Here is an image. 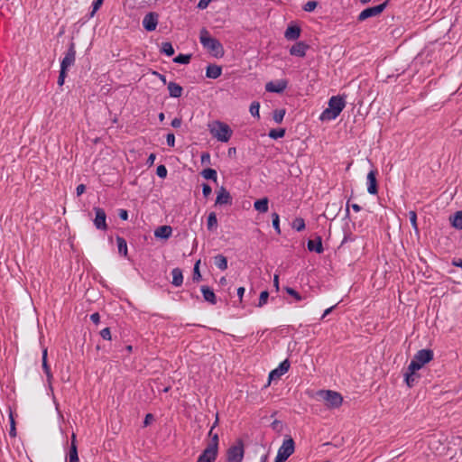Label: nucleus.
Instances as JSON below:
<instances>
[{"label": "nucleus", "mask_w": 462, "mask_h": 462, "mask_svg": "<svg viewBox=\"0 0 462 462\" xmlns=\"http://www.w3.org/2000/svg\"><path fill=\"white\" fill-rule=\"evenodd\" d=\"M199 42L204 49H206L213 57L221 58L224 55V48L221 42L211 37L209 32L203 28L199 32Z\"/></svg>", "instance_id": "nucleus-1"}, {"label": "nucleus", "mask_w": 462, "mask_h": 462, "mask_svg": "<svg viewBox=\"0 0 462 462\" xmlns=\"http://www.w3.org/2000/svg\"><path fill=\"white\" fill-rule=\"evenodd\" d=\"M346 106V100L343 97L333 96L328 100V106L321 113V120L336 119Z\"/></svg>", "instance_id": "nucleus-2"}, {"label": "nucleus", "mask_w": 462, "mask_h": 462, "mask_svg": "<svg viewBox=\"0 0 462 462\" xmlns=\"http://www.w3.org/2000/svg\"><path fill=\"white\" fill-rule=\"evenodd\" d=\"M208 130L217 141L222 143H227L233 134L229 125L221 121H214L209 124Z\"/></svg>", "instance_id": "nucleus-3"}, {"label": "nucleus", "mask_w": 462, "mask_h": 462, "mask_svg": "<svg viewBox=\"0 0 462 462\" xmlns=\"http://www.w3.org/2000/svg\"><path fill=\"white\" fill-rule=\"evenodd\" d=\"M434 357L433 350L431 349H420L412 357L410 365L409 370L418 371L420 370L425 364L430 362Z\"/></svg>", "instance_id": "nucleus-4"}, {"label": "nucleus", "mask_w": 462, "mask_h": 462, "mask_svg": "<svg viewBox=\"0 0 462 462\" xmlns=\"http://www.w3.org/2000/svg\"><path fill=\"white\" fill-rule=\"evenodd\" d=\"M245 446L241 439L230 446L226 450V462H243Z\"/></svg>", "instance_id": "nucleus-5"}, {"label": "nucleus", "mask_w": 462, "mask_h": 462, "mask_svg": "<svg viewBox=\"0 0 462 462\" xmlns=\"http://www.w3.org/2000/svg\"><path fill=\"white\" fill-rule=\"evenodd\" d=\"M319 396L326 402L329 408H338L343 402V397L340 393L331 390H322Z\"/></svg>", "instance_id": "nucleus-6"}, {"label": "nucleus", "mask_w": 462, "mask_h": 462, "mask_svg": "<svg viewBox=\"0 0 462 462\" xmlns=\"http://www.w3.org/2000/svg\"><path fill=\"white\" fill-rule=\"evenodd\" d=\"M386 6H387V2H384L378 5L365 8L359 14V15L357 16V20L359 22H364L370 17L377 16L383 12V10L386 8Z\"/></svg>", "instance_id": "nucleus-7"}, {"label": "nucleus", "mask_w": 462, "mask_h": 462, "mask_svg": "<svg viewBox=\"0 0 462 462\" xmlns=\"http://www.w3.org/2000/svg\"><path fill=\"white\" fill-rule=\"evenodd\" d=\"M75 60H76L75 44L73 42H71L69 46L68 51L65 53L64 58L61 60L60 69L63 70H68V69L75 63Z\"/></svg>", "instance_id": "nucleus-8"}, {"label": "nucleus", "mask_w": 462, "mask_h": 462, "mask_svg": "<svg viewBox=\"0 0 462 462\" xmlns=\"http://www.w3.org/2000/svg\"><path fill=\"white\" fill-rule=\"evenodd\" d=\"M291 367L289 359L283 360L275 369L272 370L269 374V383L273 380L280 379L286 374Z\"/></svg>", "instance_id": "nucleus-9"}, {"label": "nucleus", "mask_w": 462, "mask_h": 462, "mask_svg": "<svg viewBox=\"0 0 462 462\" xmlns=\"http://www.w3.org/2000/svg\"><path fill=\"white\" fill-rule=\"evenodd\" d=\"M96 217L94 218V226L97 229L106 231L107 229L106 225V214L101 208H94Z\"/></svg>", "instance_id": "nucleus-10"}, {"label": "nucleus", "mask_w": 462, "mask_h": 462, "mask_svg": "<svg viewBox=\"0 0 462 462\" xmlns=\"http://www.w3.org/2000/svg\"><path fill=\"white\" fill-rule=\"evenodd\" d=\"M158 20L159 15L156 13H148L143 19V26L147 32H152L157 27Z\"/></svg>", "instance_id": "nucleus-11"}, {"label": "nucleus", "mask_w": 462, "mask_h": 462, "mask_svg": "<svg viewBox=\"0 0 462 462\" xmlns=\"http://www.w3.org/2000/svg\"><path fill=\"white\" fill-rule=\"evenodd\" d=\"M295 444L292 438L289 437L282 441V446L278 449V453L288 459L294 452Z\"/></svg>", "instance_id": "nucleus-12"}, {"label": "nucleus", "mask_w": 462, "mask_h": 462, "mask_svg": "<svg viewBox=\"0 0 462 462\" xmlns=\"http://www.w3.org/2000/svg\"><path fill=\"white\" fill-rule=\"evenodd\" d=\"M288 86V82L285 79H280L276 81H270L265 85V90L271 93H282Z\"/></svg>", "instance_id": "nucleus-13"}, {"label": "nucleus", "mask_w": 462, "mask_h": 462, "mask_svg": "<svg viewBox=\"0 0 462 462\" xmlns=\"http://www.w3.org/2000/svg\"><path fill=\"white\" fill-rule=\"evenodd\" d=\"M367 192L371 195H375L378 192L376 172L370 171L366 177Z\"/></svg>", "instance_id": "nucleus-14"}, {"label": "nucleus", "mask_w": 462, "mask_h": 462, "mask_svg": "<svg viewBox=\"0 0 462 462\" xmlns=\"http://www.w3.org/2000/svg\"><path fill=\"white\" fill-rule=\"evenodd\" d=\"M217 421H218V418L217 417L214 424L212 425V427L208 432V435L211 437V439L206 447L207 448H208L214 452H217V453H218V434L213 433V430L217 426Z\"/></svg>", "instance_id": "nucleus-15"}, {"label": "nucleus", "mask_w": 462, "mask_h": 462, "mask_svg": "<svg viewBox=\"0 0 462 462\" xmlns=\"http://www.w3.org/2000/svg\"><path fill=\"white\" fill-rule=\"evenodd\" d=\"M309 46L303 42H297L290 49V54L292 56L302 58L306 55Z\"/></svg>", "instance_id": "nucleus-16"}, {"label": "nucleus", "mask_w": 462, "mask_h": 462, "mask_svg": "<svg viewBox=\"0 0 462 462\" xmlns=\"http://www.w3.org/2000/svg\"><path fill=\"white\" fill-rule=\"evenodd\" d=\"M67 462H79L78 448H77V440L76 435L73 433L71 436V444L69 447V450L67 456Z\"/></svg>", "instance_id": "nucleus-17"}, {"label": "nucleus", "mask_w": 462, "mask_h": 462, "mask_svg": "<svg viewBox=\"0 0 462 462\" xmlns=\"http://www.w3.org/2000/svg\"><path fill=\"white\" fill-rule=\"evenodd\" d=\"M217 452L205 448L199 456L197 462H215L217 457Z\"/></svg>", "instance_id": "nucleus-18"}, {"label": "nucleus", "mask_w": 462, "mask_h": 462, "mask_svg": "<svg viewBox=\"0 0 462 462\" xmlns=\"http://www.w3.org/2000/svg\"><path fill=\"white\" fill-rule=\"evenodd\" d=\"M229 203H231L230 194L224 187H221L217 192V196L216 199V204L226 205Z\"/></svg>", "instance_id": "nucleus-19"}, {"label": "nucleus", "mask_w": 462, "mask_h": 462, "mask_svg": "<svg viewBox=\"0 0 462 462\" xmlns=\"http://www.w3.org/2000/svg\"><path fill=\"white\" fill-rule=\"evenodd\" d=\"M47 357H48V350L45 347L42 349V369H43L44 374H46L48 383L51 384V380H52V374L51 371V367L48 365Z\"/></svg>", "instance_id": "nucleus-20"}, {"label": "nucleus", "mask_w": 462, "mask_h": 462, "mask_svg": "<svg viewBox=\"0 0 462 462\" xmlns=\"http://www.w3.org/2000/svg\"><path fill=\"white\" fill-rule=\"evenodd\" d=\"M222 68L216 64H209L206 69V77L216 79L221 76Z\"/></svg>", "instance_id": "nucleus-21"}, {"label": "nucleus", "mask_w": 462, "mask_h": 462, "mask_svg": "<svg viewBox=\"0 0 462 462\" xmlns=\"http://www.w3.org/2000/svg\"><path fill=\"white\" fill-rule=\"evenodd\" d=\"M307 246L310 252H316L317 254H321L324 250L320 236H317L315 240H309Z\"/></svg>", "instance_id": "nucleus-22"}, {"label": "nucleus", "mask_w": 462, "mask_h": 462, "mask_svg": "<svg viewBox=\"0 0 462 462\" xmlns=\"http://www.w3.org/2000/svg\"><path fill=\"white\" fill-rule=\"evenodd\" d=\"M300 28L297 25L289 26L284 32V37L289 41H295L300 37Z\"/></svg>", "instance_id": "nucleus-23"}, {"label": "nucleus", "mask_w": 462, "mask_h": 462, "mask_svg": "<svg viewBox=\"0 0 462 462\" xmlns=\"http://www.w3.org/2000/svg\"><path fill=\"white\" fill-rule=\"evenodd\" d=\"M172 234V228L170 226H161L154 231V236L158 238L167 239Z\"/></svg>", "instance_id": "nucleus-24"}, {"label": "nucleus", "mask_w": 462, "mask_h": 462, "mask_svg": "<svg viewBox=\"0 0 462 462\" xmlns=\"http://www.w3.org/2000/svg\"><path fill=\"white\" fill-rule=\"evenodd\" d=\"M170 97H180L182 94V87L175 82H169L167 84Z\"/></svg>", "instance_id": "nucleus-25"}, {"label": "nucleus", "mask_w": 462, "mask_h": 462, "mask_svg": "<svg viewBox=\"0 0 462 462\" xmlns=\"http://www.w3.org/2000/svg\"><path fill=\"white\" fill-rule=\"evenodd\" d=\"M268 199L263 198L254 201V208L260 213H265L268 211Z\"/></svg>", "instance_id": "nucleus-26"}, {"label": "nucleus", "mask_w": 462, "mask_h": 462, "mask_svg": "<svg viewBox=\"0 0 462 462\" xmlns=\"http://www.w3.org/2000/svg\"><path fill=\"white\" fill-rule=\"evenodd\" d=\"M449 219L453 227L462 230V210L457 211Z\"/></svg>", "instance_id": "nucleus-27"}, {"label": "nucleus", "mask_w": 462, "mask_h": 462, "mask_svg": "<svg viewBox=\"0 0 462 462\" xmlns=\"http://www.w3.org/2000/svg\"><path fill=\"white\" fill-rule=\"evenodd\" d=\"M214 264L221 271L227 269V259L223 254H217L214 257Z\"/></svg>", "instance_id": "nucleus-28"}, {"label": "nucleus", "mask_w": 462, "mask_h": 462, "mask_svg": "<svg viewBox=\"0 0 462 462\" xmlns=\"http://www.w3.org/2000/svg\"><path fill=\"white\" fill-rule=\"evenodd\" d=\"M171 274H172V284L176 287L180 286L183 282V275H182L180 269L174 268L171 271Z\"/></svg>", "instance_id": "nucleus-29"}, {"label": "nucleus", "mask_w": 462, "mask_h": 462, "mask_svg": "<svg viewBox=\"0 0 462 462\" xmlns=\"http://www.w3.org/2000/svg\"><path fill=\"white\" fill-rule=\"evenodd\" d=\"M200 174L206 180H211L215 182L217 180V171L214 169H211V168L204 169Z\"/></svg>", "instance_id": "nucleus-30"}, {"label": "nucleus", "mask_w": 462, "mask_h": 462, "mask_svg": "<svg viewBox=\"0 0 462 462\" xmlns=\"http://www.w3.org/2000/svg\"><path fill=\"white\" fill-rule=\"evenodd\" d=\"M415 372L416 371H413V370L411 371V370H409V368H408L407 372L404 374V381L408 387H412L416 382Z\"/></svg>", "instance_id": "nucleus-31"}, {"label": "nucleus", "mask_w": 462, "mask_h": 462, "mask_svg": "<svg viewBox=\"0 0 462 462\" xmlns=\"http://www.w3.org/2000/svg\"><path fill=\"white\" fill-rule=\"evenodd\" d=\"M207 226L208 230H214L217 226V218L215 212H211L208 216Z\"/></svg>", "instance_id": "nucleus-32"}, {"label": "nucleus", "mask_w": 462, "mask_h": 462, "mask_svg": "<svg viewBox=\"0 0 462 462\" xmlns=\"http://www.w3.org/2000/svg\"><path fill=\"white\" fill-rule=\"evenodd\" d=\"M205 301L209 302L210 304H215L217 302V297L214 293V291H200Z\"/></svg>", "instance_id": "nucleus-33"}, {"label": "nucleus", "mask_w": 462, "mask_h": 462, "mask_svg": "<svg viewBox=\"0 0 462 462\" xmlns=\"http://www.w3.org/2000/svg\"><path fill=\"white\" fill-rule=\"evenodd\" d=\"M269 137L277 140L279 138H282L285 135V129L284 128H277V129H271L268 134Z\"/></svg>", "instance_id": "nucleus-34"}, {"label": "nucleus", "mask_w": 462, "mask_h": 462, "mask_svg": "<svg viewBox=\"0 0 462 462\" xmlns=\"http://www.w3.org/2000/svg\"><path fill=\"white\" fill-rule=\"evenodd\" d=\"M291 227L298 232L304 230L306 227L304 219L302 217H296L291 223Z\"/></svg>", "instance_id": "nucleus-35"}, {"label": "nucleus", "mask_w": 462, "mask_h": 462, "mask_svg": "<svg viewBox=\"0 0 462 462\" xmlns=\"http://www.w3.org/2000/svg\"><path fill=\"white\" fill-rule=\"evenodd\" d=\"M161 51L168 57H171L174 54L173 46L169 42H165L162 43Z\"/></svg>", "instance_id": "nucleus-36"}, {"label": "nucleus", "mask_w": 462, "mask_h": 462, "mask_svg": "<svg viewBox=\"0 0 462 462\" xmlns=\"http://www.w3.org/2000/svg\"><path fill=\"white\" fill-rule=\"evenodd\" d=\"M116 243H117L118 252L120 254H122L123 255H126L127 254V244H126V241L123 237L117 236L116 237Z\"/></svg>", "instance_id": "nucleus-37"}, {"label": "nucleus", "mask_w": 462, "mask_h": 462, "mask_svg": "<svg viewBox=\"0 0 462 462\" xmlns=\"http://www.w3.org/2000/svg\"><path fill=\"white\" fill-rule=\"evenodd\" d=\"M191 55L190 54H179L173 59L175 63L179 64H188L190 61Z\"/></svg>", "instance_id": "nucleus-38"}, {"label": "nucleus", "mask_w": 462, "mask_h": 462, "mask_svg": "<svg viewBox=\"0 0 462 462\" xmlns=\"http://www.w3.org/2000/svg\"><path fill=\"white\" fill-rule=\"evenodd\" d=\"M259 110H260V104H259V102H257V101L252 102L251 105H250V107H249L250 114L254 117H256V118L259 119L260 118Z\"/></svg>", "instance_id": "nucleus-39"}, {"label": "nucleus", "mask_w": 462, "mask_h": 462, "mask_svg": "<svg viewBox=\"0 0 462 462\" xmlns=\"http://www.w3.org/2000/svg\"><path fill=\"white\" fill-rule=\"evenodd\" d=\"M408 215H409V219H410V222L411 224L412 228L414 229V231L416 233H418L419 232V228H418V224H417V214H416V212L413 211V210H411V211H409Z\"/></svg>", "instance_id": "nucleus-40"}, {"label": "nucleus", "mask_w": 462, "mask_h": 462, "mask_svg": "<svg viewBox=\"0 0 462 462\" xmlns=\"http://www.w3.org/2000/svg\"><path fill=\"white\" fill-rule=\"evenodd\" d=\"M272 220H273V226L275 229L276 233L278 235L281 234V228H280V217L277 213L272 214Z\"/></svg>", "instance_id": "nucleus-41"}, {"label": "nucleus", "mask_w": 462, "mask_h": 462, "mask_svg": "<svg viewBox=\"0 0 462 462\" xmlns=\"http://www.w3.org/2000/svg\"><path fill=\"white\" fill-rule=\"evenodd\" d=\"M285 116V109H277L273 112V120L280 124L282 122Z\"/></svg>", "instance_id": "nucleus-42"}, {"label": "nucleus", "mask_w": 462, "mask_h": 462, "mask_svg": "<svg viewBox=\"0 0 462 462\" xmlns=\"http://www.w3.org/2000/svg\"><path fill=\"white\" fill-rule=\"evenodd\" d=\"M318 6V2L317 1H308L304 5H303V10L305 12H312L316 9V7Z\"/></svg>", "instance_id": "nucleus-43"}, {"label": "nucleus", "mask_w": 462, "mask_h": 462, "mask_svg": "<svg viewBox=\"0 0 462 462\" xmlns=\"http://www.w3.org/2000/svg\"><path fill=\"white\" fill-rule=\"evenodd\" d=\"M269 297L268 291H262L259 296L258 307L263 306L267 302V299Z\"/></svg>", "instance_id": "nucleus-44"}, {"label": "nucleus", "mask_w": 462, "mask_h": 462, "mask_svg": "<svg viewBox=\"0 0 462 462\" xmlns=\"http://www.w3.org/2000/svg\"><path fill=\"white\" fill-rule=\"evenodd\" d=\"M167 169L164 165L161 164L156 169V174L158 177L164 179L167 176Z\"/></svg>", "instance_id": "nucleus-45"}, {"label": "nucleus", "mask_w": 462, "mask_h": 462, "mask_svg": "<svg viewBox=\"0 0 462 462\" xmlns=\"http://www.w3.org/2000/svg\"><path fill=\"white\" fill-rule=\"evenodd\" d=\"M100 336L105 340H111V331L109 328H105L100 331Z\"/></svg>", "instance_id": "nucleus-46"}, {"label": "nucleus", "mask_w": 462, "mask_h": 462, "mask_svg": "<svg viewBox=\"0 0 462 462\" xmlns=\"http://www.w3.org/2000/svg\"><path fill=\"white\" fill-rule=\"evenodd\" d=\"M9 434L12 437H15L16 436L15 423H14V420L13 418L12 413H10V431H9Z\"/></svg>", "instance_id": "nucleus-47"}, {"label": "nucleus", "mask_w": 462, "mask_h": 462, "mask_svg": "<svg viewBox=\"0 0 462 462\" xmlns=\"http://www.w3.org/2000/svg\"><path fill=\"white\" fill-rule=\"evenodd\" d=\"M199 264H200V260L197 261L195 265H194V269H193V279L194 280H199L200 278V273H199Z\"/></svg>", "instance_id": "nucleus-48"}, {"label": "nucleus", "mask_w": 462, "mask_h": 462, "mask_svg": "<svg viewBox=\"0 0 462 462\" xmlns=\"http://www.w3.org/2000/svg\"><path fill=\"white\" fill-rule=\"evenodd\" d=\"M271 428L275 430V431H281L282 429V423L281 420H274L272 424H271Z\"/></svg>", "instance_id": "nucleus-49"}, {"label": "nucleus", "mask_w": 462, "mask_h": 462, "mask_svg": "<svg viewBox=\"0 0 462 462\" xmlns=\"http://www.w3.org/2000/svg\"><path fill=\"white\" fill-rule=\"evenodd\" d=\"M166 143L170 147H174L175 145V135L172 133H169L166 135Z\"/></svg>", "instance_id": "nucleus-50"}, {"label": "nucleus", "mask_w": 462, "mask_h": 462, "mask_svg": "<svg viewBox=\"0 0 462 462\" xmlns=\"http://www.w3.org/2000/svg\"><path fill=\"white\" fill-rule=\"evenodd\" d=\"M211 192H212L211 187L208 184H207V183H203L202 184V193H203V196L205 198H208L211 194Z\"/></svg>", "instance_id": "nucleus-51"}, {"label": "nucleus", "mask_w": 462, "mask_h": 462, "mask_svg": "<svg viewBox=\"0 0 462 462\" xmlns=\"http://www.w3.org/2000/svg\"><path fill=\"white\" fill-rule=\"evenodd\" d=\"M104 0H95L92 4V12L91 15H94V14L100 8L102 5Z\"/></svg>", "instance_id": "nucleus-52"}, {"label": "nucleus", "mask_w": 462, "mask_h": 462, "mask_svg": "<svg viewBox=\"0 0 462 462\" xmlns=\"http://www.w3.org/2000/svg\"><path fill=\"white\" fill-rule=\"evenodd\" d=\"M66 71L67 70H63V69H60V75H59V78H58V81H57L59 86H62L64 84L65 78H66Z\"/></svg>", "instance_id": "nucleus-53"}, {"label": "nucleus", "mask_w": 462, "mask_h": 462, "mask_svg": "<svg viewBox=\"0 0 462 462\" xmlns=\"http://www.w3.org/2000/svg\"><path fill=\"white\" fill-rule=\"evenodd\" d=\"M338 303H339V302H337V303H336L335 305H333V306H331V307H329V308L326 309V310H324V312H323V314H322V316H321L320 319L322 320V319H324L328 315H329V314L333 311V310H335V309L337 308V306L338 305Z\"/></svg>", "instance_id": "nucleus-54"}, {"label": "nucleus", "mask_w": 462, "mask_h": 462, "mask_svg": "<svg viewBox=\"0 0 462 462\" xmlns=\"http://www.w3.org/2000/svg\"><path fill=\"white\" fill-rule=\"evenodd\" d=\"M212 0H199L198 4V8L200 10L206 9Z\"/></svg>", "instance_id": "nucleus-55"}, {"label": "nucleus", "mask_w": 462, "mask_h": 462, "mask_svg": "<svg viewBox=\"0 0 462 462\" xmlns=\"http://www.w3.org/2000/svg\"><path fill=\"white\" fill-rule=\"evenodd\" d=\"M181 124L182 120L181 118L179 117H175L171 123V126L174 128H180L181 126Z\"/></svg>", "instance_id": "nucleus-56"}, {"label": "nucleus", "mask_w": 462, "mask_h": 462, "mask_svg": "<svg viewBox=\"0 0 462 462\" xmlns=\"http://www.w3.org/2000/svg\"><path fill=\"white\" fill-rule=\"evenodd\" d=\"M90 320L94 323V324H98L99 321H100V316L97 312H95V313H92L90 315Z\"/></svg>", "instance_id": "nucleus-57"}, {"label": "nucleus", "mask_w": 462, "mask_h": 462, "mask_svg": "<svg viewBox=\"0 0 462 462\" xmlns=\"http://www.w3.org/2000/svg\"><path fill=\"white\" fill-rule=\"evenodd\" d=\"M286 292L294 297L296 300H301V296L300 295L299 293V291H286Z\"/></svg>", "instance_id": "nucleus-58"}, {"label": "nucleus", "mask_w": 462, "mask_h": 462, "mask_svg": "<svg viewBox=\"0 0 462 462\" xmlns=\"http://www.w3.org/2000/svg\"><path fill=\"white\" fill-rule=\"evenodd\" d=\"M153 420V416L152 413H148L145 415L144 420H143V426L147 427L151 421Z\"/></svg>", "instance_id": "nucleus-59"}, {"label": "nucleus", "mask_w": 462, "mask_h": 462, "mask_svg": "<svg viewBox=\"0 0 462 462\" xmlns=\"http://www.w3.org/2000/svg\"><path fill=\"white\" fill-rule=\"evenodd\" d=\"M201 162L202 163H209L210 162V154L208 152H204L201 154Z\"/></svg>", "instance_id": "nucleus-60"}, {"label": "nucleus", "mask_w": 462, "mask_h": 462, "mask_svg": "<svg viewBox=\"0 0 462 462\" xmlns=\"http://www.w3.org/2000/svg\"><path fill=\"white\" fill-rule=\"evenodd\" d=\"M119 217L122 220H127L128 219V212L125 209H120L118 213Z\"/></svg>", "instance_id": "nucleus-61"}, {"label": "nucleus", "mask_w": 462, "mask_h": 462, "mask_svg": "<svg viewBox=\"0 0 462 462\" xmlns=\"http://www.w3.org/2000/svg\"><path fill=\"white\" fill-rule=\"evenodd\" d=\"M153 75H155L156 77L159 78V79L164 84V85H167V80H166V77L157 71H153L152 72Z\"/></svg>", "instance_id": "nucleus-62"}, {"label": "nucleus", "mask_w": 462, "mask_h": 462, "mask_svg": "<svg viewBox=\"0 0 462 462\" xmlns=\"http://www.w3.org/2000/svg\"><path fill=\"white\" fill-rule=\"evenodd\" d=\"M155 159H156V155H155L154 153H151V154L148 156V159H147L146 163H147L149 166H152V165L154 163Z\"/></svg>", "instance_id": "nucleus-63"}, {"label": "nucleus", "mask_w": 462, "mask_h": 462, "mask_svg": "<svg viewBox=\"0 0 462 462\" xmlns=\"http://www.w3.org/2000/svg\"><path fill=\"white\" fill-rule=\"evenodd\" d=\"M85 189H86L85 185H83V184H79V185L76 188V193H77V195H78V196H80L81 194H83V193H84Z\"/></svg>", "instance_id": "nucleus-64"}]
</instances>
